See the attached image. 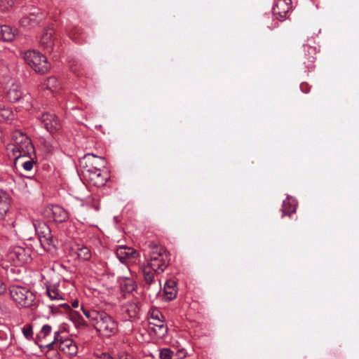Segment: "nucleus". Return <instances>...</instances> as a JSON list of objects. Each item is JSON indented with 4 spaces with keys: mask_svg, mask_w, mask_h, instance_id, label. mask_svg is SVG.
Segmentation results:
<instances>
[{
    "mask_svg": "<svg viewBox=\"0 0 359 359\" xmlns=\"http://www.w3.org/2000/svg\"><path fill=\"white\" fill-rule=\"evenodd\" d=\"M166 250L161 245L149 241L144 248V257L147 266L156 274L163 273L168 266Z\"/></svg>",
    "mask_w": 359,
    "mask_h": 359,
    "instance_id": "f257e3e1",
    "label": "nucleus"
},
{
    "mask_svg": "<svg viewBox=\"0 0 359 359\" xmlns=\"http://www.w3.org/2000/svg\"><path fill=\"white\" fill-rule=\"evenodd\" d=\"M13 140L11 151L16 161H20L21 157L35 156L34 147L27 135L16 131L13 135Z\"/></svg>",
    "mask_w": 359,
    "mask_h": 359,
    "instance_id": "f03ea898",
    "label": "nucleus"
},
{
    "mask_svg": "<svg viewBox=\"0 0 359 359\" xmlns=\"http://www.w3.org/2000/svg\"><path fill=\"white\" fill-rule=\"evenodd\" d=\"M5 257L7 263L23 266L32 261V250L26 246L12 245L8 249Z\"/></svg>",
    "mask_w": 359,
    "mask_h": 359,
    "instance_id": "7ed1b4c3",
    "label": "nucleus"
},
{
    "mask_svg": "<svg viewBox=\"0 0 359 359\" xmlns=\"http://www.w3.org/2000/svg\"><path fill=\"white\" fill-rule=\"evenodd\" d=\"M9 294L12 300L18 307L27 308L32 306L35 295L27 287L13 285L9 287Z\"/></svg>",
    "mask_w": 359,
    "mask_h": 359,
    "instance_id": "20e7f679",
    "label": "nucleus"
},
{
    "mask_svg": "<svg viewBox=\"0 0 359 359\" xmlns=\"http://www.w3.org/2000/svg\"><path fill=\"white\" fill-rule=\"evenodd\" d=\"M25 61L37 73L44 74L50 69V65L45 55L34 50H29L24 53Z\"/></svg>",
    "mask_w": 359,
    "mask_h": 359,
    "instance_id": "39448f33",
    "label": "nucleus"
},
{
    "mask_svg": "<svg viewBox=\"0 0 359 359\" xmlns=\"http://www.w3.org/2000/svg\"><path fill=\"white\" fill-rule=\"evenodd\" d=\"M6 98L11 102H20V107L25 110H29L33 106L32 96L29 93H23L18 83L10 86L6 92Z\"/></svg>",
    "mask_w": 359,
    "mask_h": 359,
    "instance_id": "423d86ee",
    "label": "nucleus"
},
{
    "mask_svg": "<svg viewBox=\"0 0 359 359\" xmlns=\"http://www.w3.org/2000/svg\"><path fill=\"white\" fill-rule=\"evenodd\" d=\"M94 327L98 332H102L107 337L116 334L118 327V322L104 311H101Z\"/></svg>",
    "mask_w": 359,
    "mask_h": 359,
    "instance_id": "0eeeda50",
    "label": "nucleus"
},
{
    "mask_svg": "<svg viewBox=\"0 0 359 359\" xmlns=\"http://www.w3.org/2000/svg\"><path fill=\"white\" fill-rule=\"evenodd\" d=\"M32 224L41 247L46 251L51 250L54 244L50 227L45 222L38 220H34Z\"/></svg>",
    "mask_w": 359,
    "mask_h": 359,
    "instance_id": "6e6552de",
    "label": "nucleus"
},
{
    "mask_svg": "<svg viewBox=\"0 0 359 359\" xmlns=\"http://www.w3.org/2000/svg\"><path fill=\"white\" fill-rule=\"evenodd\" d=\"M60 334L59 332L54 333V339L50 341H43L40 343L38 346L41 349V351L43 353L47 359H59V341H60Z\"/></svg>",
    "mask_w": 359,
    "mask_h": 359,
    "instance_id": "1a4fd4ad",
    "label": "nucleus"
},
{
    "mask_svg": "<svg viewBox=\"0 0 359 359\" xmlns=\"http://www.w3.org/2000/svg\"><path fill=\"white\" fill-rule=\"evenodd\" d=\"M83 176L86 180L92 186L102 187L105 185L109 178V175L106 172H102L100 170H85Z\"/></svg>",
    "mask_w": 359,
    "mask_h": 359,
    "instance_id": "9d476101",
    "label": "nucleus"
},
{
    "mask_svg": "<svg viewBox=\"0 0 359 359\" xmlns=\"http://www.w3.org/2000/svg\"><path fill=\"white\" fill-rule=\"evenodd\" d=\"M292 9V0H277L273 7V14L279 20L286 19L288 12Z\"/></svg>",
    "mask_w": 359,
    "mask_h": 359,
    "instance_id": "9b49d317",
    "label": "nucleus"
},
{
    "mask_svg": "<svg viewBox=\"0 0 359 359\" xmlns=\"http://www.w3.org/2000/svg\"><path fill=\"white\" fill-rule=\"evenodd\" d=\"M44 128L50 133H54L61 128V124L57 117L50 113H43L39 117Z\"/></svg>",
    "mask_w": 359,
    "mask_h": 359,
    "instance_id": "f8f14e48",
    "label": "nucleus"
},
{
    "mask_svg": "<svg viewBox=\"0 0 359 359\" xmlns=\"http://www.w3.org/2000/svg\"><path fill=\"white\" fill-rule=\"evenodd\" d=\"M58 345L59 350L69 356H74L78 353L77 344L72 339L63 338L60 336Z\"/></svg>",
    "mask_w": 359,
    "mask_h": 359,
    "instance_id": "ddd939ff",
    "label": "nucleus"
},
{
    "mask_svg": "<svg viewBox=\"0 0 359 359\" xmlns=\"http://www.w3.org/2000/svg\"><path fill=\"white\" fill-rule=\"evenodd\" d=\"M42 20V15L38 9L30 13L28 15L22 17L20 20V24L25 28H30L38 25Z\"/></svg>",
    "mask_w": 359,
    "mask_h": 359,
    "instance_id": "4468645a",
    "label": "nucleus"
},
{
    "mask_svg": "<svg viewBox=\"0 0 359 359\" xmlns=\"http://www.w3.org/2000/svg\"><path fill=\"white\" fill-rule=\"evenodd\" d=\"M85 158L87 159L89 163V165H87L85 170H91L92 171H94V170H101V168L106 167L107 162L104 157L89 153L85 155Z\"/></svg>",
    "mask_w": 359,
    "mask_h": 359,
    "instance_id": "2eb2a0df",
    "label": "nucleus"
},
{
    "mask_svg": "<svg viewBox=\"0 0 359 359\" xmlns=\"http://www.w3.org/2000/svg\"><path fill=\"white\" fill-rule=\"evenodd\" d=\"M121 311L129 318H138L140 311L139 302L137 301L128 302L122 305Z\"/></svg>",
    "mask_w": 359,
    "mask_h": 359,
    "instance_id": "dca6fc26",
    "label": "nucleus"
},
{
    "mask_svg": "<svg viewBox=\"0 0 359 359\" xmlns=\"http://www.w3.org/2000/svg\"><path fill=\"white\" fill-rule=\"evenodd\" d=\"M303 47L304 52L303 62L307 69H312L316 61L317 49L316 47L307 44H304Z\"/></svg>",
    "mask_w": 359,
    "mask_h": 359,
    "instance_id": "f3484780",
    "label": "nucleus"
},
{
    "mask_svg": "<svg viewBox=\"0 0 359 359\" xmlns=\"http://www.w3.org/2000/svg\"><path fill=\"white\" fill-rule=\"evenodd\" d=\"M116 255L121 263H126L128 259L136 257L137 251L132 248L122 245L116 250Z\"/></svg>",
    "mask_w": 359,
    "mask_h": 359,
    "instance_id": "a211bd4d",
    "label": "nucleus"
},
{
    "mask_svg": "<svg viewBox=\"0 0 359 359\" xmlns=\"http://www.w3.org/2000/svg\"><path fill=\"white\" fill-rule=\"evenodd\" d=\"M53 29L50 27H48V29L44 30L40 40L41 45L48 52H51L53 50Z\"/></svg>",
    "mask_w": 359,
    "mask_h": 359,
    "instance_id": "6ab92c4d",
    "label": "nucleus"
},
{
    "mask_svg": "<svg viewBox=\"0 0 359 359\" xmlns=\"http://www.w3.org/2000/svg\"><path fill=\"white\" fill-rule=\"evenodd\" d=\"M11 207V197L9 194L0 189V220L5 219Z\"/></svg>",
    "mask_w": 359,
    "mask_h": 359,
    "instance_id": "aec40b11",
    "label": "nucleus"
},
{
    "mask_svg": "<svg viewBox=\"0 0 359 359\" xmlns=\"http://www.w3.org/2000/svg\"><path fill=\"white\" fill-rule=\"evenodd\" d=\"M22 266H17L14 265H8V264H3L2 269L5 271V273L8 280L11 281L18 280L22 273Z\"/></svg>",
    "mask_w": 359,
    "mask_h": 359,
    "instance_id": "412c9836",
    "label": "nucleus"
},
{
    "mask_svg": "<svg viewBox=\"0 0 359 359\" xmlns=\"http://www.w3.org/2000/svg\"><path fill=\"white\" fill-rule=\"evenodd\" d=\"M51 212L53 220L57 223H62L69 219V213L62 206L53 205Z\"/></svg>",
    "mask_w": 359,
    "mask_h": 359,
    "instance_id": "4be33fe9",
    "label": "nucleus"
},
{
    "mask_svg": "<svg viewBox=\"0 0 359 359\" xmlns=\"http://www.w3.org/2000/svg\"><path fill=\"white\" fill-rule=\"evenodd\" d=\"M12 344V334L6 326H0V348L6 349Z\"/></svg>",
    "mask_w": 359,
    "mask_h": 359,
    "instance_id": "5701e85b",
    "label": "nucleus"
},
{
    "mask_svg": "<svg viewBox=\"0 0 359 359\" xmlns=\"http://www.w3.org/2000/svg\"><path fill=\"white\" fill-rule=\"evenodd\" d=\"M119 283L121 291L124 293H131L137 287V284L133 278L128 277H121Z\"/></svg>",
    "mask_w": 359,
    "mask_h": 359,
    "instance_id": "b1692460",
    "label": "nucleus"
},
{
    "mask_svg": "<svg viewBox=\"0 0 359 359\" xmlns=\"http://www.w3.org/2000/svg\"><path fill=\"white\" fill-rule=\"evenodd\" d=\"M155 275H157L152 269L144 266L143 269L144 279L149 286L155 285L156 288L161 287V283L156 280Z\"/></svg>",
    "mask_w": 359,
    "mask_h": 359,
    "instance_id": "393cba45",
    "label": "nucleus"
},
{
    "mask_svg": "<svg viewBox=\"0 0 359 359\" xmlns=\"http://www.w3.org/2000/svg\"><path fill=\"white\" fill-rule=\"evenodd\" d=\"M163 290L166 300L171 301L174 299L177 294L176 283L173 280L166 281L164 285Z\"/></svg>",
    "mask_w": 359,
    "mask_h": 359,
    "instance_id": "a878e982",
    "label": "nucleus"
},
{
    "mask_svg": "<svg viewBox=\"0 0 359 359\" xmlns=\"http://www.w3.org/2000/svg\"><path fill=\"white\" fill-rule=\"evenodd\" d=\"M60 88V82L55 76L48 77L41 86L43 90H48L52 93L56 92Z\"/></svg>",
    "mask_w": 359,
    "mask_h": 359,
    "instance_id": "bb28decb",
    "label": "nucleus"
},
{
    "mask_svg": "<svg viewBox=\"0 0 359 359\" xmlns=\"http://www.w3.org/2000/svg\"><path fill=\"white\" fill-rule=\"evenodd\" d=\"M15 30L8 25H0V40L4 41H12L15 36Z\"/></svg>",
    "mask_w": 359,
    "mask_h": 359,
    "instance_id": "cd10ccee",
    "label": "nucleus"
},
{
    "mask_svg": "<svg viewBox=\"0 0 359 359\" xmlns=\"http://www.w3.org/2000/svg\"><path fill=\"white\" fill-rule=\"evenodd\" d=\"M46 293L52 300H62L64 299V294L59 290L58 286L55 284L47 285Z\"/></svg>",
    "mask_w": 359,
    "mask_h": 359,
    "instance_id": "c85d7f7f",
    "label": "nucleus"
},
{
    "mask_svg": "<svg viewBox=\"0 0 359 359\" xmlns=\"http://www.w3.org/2000/svg\"><path fill=\"white\" fill-rule=\"evenodd\" d=\"M283 214L282 217L285 215L290 216L296 211V203L292 198L287 197L286 200L283 201V207L281 209Z\"/></svg>",
    "mask_w": 359,
    "mask_h": 359,
    "instance_id": "c756f323",
    "label": "nucleus"
},
{
    "mask_svg": "<svg viewBox=\"0 0 359 359\" xmlns=\"http://www.w3.org/2000/svg\"><path fill=\"white\" fill-rule=\"evenodd\" d=\"M149 325L151 327V330L155 332V334L158 337H164L168 332L167 325L164 323V320H161V323H157V321L149 322Z\"/></svg>",
    "mask_w": 359,
    "mask_h": 359,
    "instance_id": "7c9ffc66",
    "label": "nucleus"
},
{
    "mask_svg": "<svg viewBox=\"0 0 359 359\" xmlns=\"http://www.w3.org/2000/svg\"><path fill=\"white\" fill-rule=\"evenodd\" d=\"M51 326L49 325H44L41 327L40 332L36 334L34 342L36 344L39 345L40 343L46 341V339L48 337L51 333Z\"/></svg>",
    "mask_w": 359,
    "mask_h": 359,
    "instance_id": "2f4dec72",
    "label": "nucleus"
},
{
    "mask_svg": "<svg viewBox=\"0 0 359 359\" xmlns=\"http://www.w3.org/2000/svg\"><path fill=\"white\" fill-rule=\"evenodd\" d=\"M81 206L87 208H92L96 211L100 210V204L93 196H88L85 198L81 199Z\"/></svg>",
    "mask_w": 359,
    "mask_h": 359,
    "instance_id": "473e14b6",
    "label": "nucleus"
},
{
    "mask_svg": "<svg viewBox=\"0 0 359 359\" xmlns=\"http://www.w3.org/2000/svg\"><path fill=\"white\" fill-rule=\"evenodd\" d=\"M81 310L86 318H88L93 324V325H95L100 315L101 311L95 309H86L83 306H81Z\"/></svg>",
    "mask_w": 359,
    "mask_h": 359,
    "instance_id": "72a5a7b5",
    "label": "nucleus"
},
{
    "mask_svg": "<svg viewBox=\"0 0 359 359\" xmlns=\"http://www.w3.org/2000/svg\"><path fill=\"white\" fill-rule=\"evenodd\" d=\"M36 155L32 156H24L21 157L20 159H22V162L20 163L21 166L23 168V169L26 171H30L34 166V164L35 163V159Z\"/></svg>",
    "mask_w": 359,
    "mask_h": 359,
    "instance_id": "f704fd0d",
    "label": "nucleus"
},
{
    "mask_svg": "<svg viewBox=\"0 0 359 359\" xmlns=\"http://www.w3.org/2000/svg\"><path fill=\"white\" fill-rule=\"evenodd\" d=\"M77 256L81 261H88L91 258V252L86 246L79 247L77 249Z\"/></svg>",
    "mask_w": 359,
    "mask_h": 359,
    "instance_id": "c9c22d12",
    "label": "nucleus"
},
{
    "mask_svg": "<svg viewBox=\"0 0 359 359\" xmlns=\"http://www.w3.org/2000/svg\"><path fill=\"white\" fill-rule=\"evenodd\" d=\"M22 332L24 337L28 340H34L33 326L31 324H26L22 327Z\"/></svg>",
    "mask_w": 359,
    "mask_h": 359,
    "instance_id": "e433bc0d",
    "label": "nucleus"
},
{
    "mask_svg": "<svg viewBox=\"0 0 359 359\" xmlns=\"http://www.w3.org/2000/svg\"><path fill=\"white\" fill-rule=\"evenodd\" d=\"M149 322L157 321V323H161V320H164V317L163 314L157 309H151V311H149Z\"/></svg>",
    "mask_w": 359,
    "mask_h": 359,
    "instance_id": "4c0bfd02",
    "label": "nucleus"
},
{
    "mask_svg": "<svg viewBox=\"0 0 359 359\" xmlns=\"http://www.w3.org/2000/svg\"><path fill=\"white\" fill-rule=\"evenodd\" d=\"M49 308L53 313H57L60 312V308H64L65 311H68L70 309V306L67 303H62L59 304H53L49 305Z\"/></svg>",
    "mask_w": 359,
    "mask_h": 359,
    "instance_id": "58836bf2",
    "label": "nucleus"
},
{
    "mask_svg": "<svg viewBox=\"0 0 359 359\" xmlns=\"http://www.w3.org/2000/svg\"><path fill=\"white\" fill-rule=\"evenodd\" d=\"M15 0H0V10L2 11H6L11 8L14 4Z\"/></svg>",
    "mask_w": 359,
    "mask_h": 359,
    "instance_id": "ea45409f",
    "label": "nucleus"
},
{
    "mask_svg": "<svg viewBox=\"0 0 359 359\" xmlns=\"http://www.w3.org/2000/svg\"><path fill=\"white\" fill-rule=\"evenodd\" d=\"M172 355L173 352L169 348H163L159 353L161 359H172Z\"/></svg>",
    "mask_w": 359,
    "mask_h": 359,
    "instance_id": "a19ab883",
    "label": "nucleus"
},
{
    "mask_svg": "<svg viewBox=\"0 0 359 359\" xmlns=\"http://www.w3.org/2000/svg\"><path fill=\"white\" fill-rule=\"evenodd\" d=\"M11 115L12 111L9 109L3 107V106L0 104V117L6 120L9 119Z\"/></svg>",
    "mask_w": 359,
    "mask_h": 359,
    "instance_id": "79ce46f5",
    "label": "nucleus"
},
{
    "mask_svg": "<svg viewBox=\"0 0 359 359\" xmlns=\"http://www.w3.org/2000/svg\"><path fill=\"white\" fill-rule=\"evenodd\" d=\"M118 359H135L133 355L126 352L120 353Z\"/></svg>",
    "mask_w": 359,
    "mask_h": 359,
    "instance_id": "37998d69",
    "label": "nucleus"
},
{
    "mask_svg": "<svg viewBox=\"0 0 359 359\" xmlns=\"http://www.w3.org/2000/svg\"><path fill=\"white\" fill-rule=\"evenodd\" d=\"M300 89L304 93H308L310 91V86L306 83H302L300 84Z\"/></svg>",
    "mask_w": 359,
    "mask_h": 359,
    "instance_id": "c03bdc74",
    "label": "nucleus"
},
{
    "mask_svg": "<svg viewBox=\"0 0 359 359\" xmlns=\"http://www.w3.org/2000/svg\"><path fill=\"white\" fill-rule=\"evenodd\" d=\"M98 359H113V357L109 353H101L98 355Z\"/></svg>",
    "mask_w": 359,
    "mask_h": 359,
    "instance_id": "a18cd8bd",
    "label": "nucleus"
},
{
    "mask_svg": "<svg viewBox=\"0 0 359 359\" xmlns=\"http://www.w3.org/2000/svg\"><path fill=\"white\" fill-rule=\"evenodd\" d=\"M6 291V285L1 278H0V295Z\"/></svg>",
    "mask_w": 359,
    "mask_h": 359,
    "instance_id": "49530a36",
    "label": "nucleus"
},
{
    "mask_svg": "<svg viewBox=\"0 0 359 359\" xmlns=\"http://www.w3.org/2000/svg\"><path fill=\"white\" fill-rule=\"evenodd\" d=\"M72 307L74 308H76L79 306V301L78 300H75L72 302Z\"/></svg>",
    "mask_w": 359,
    "mask_h": 359,
    "instance_id": "de8ad7c7",
    "label": "nucleus"
},
{
    "mask_svg": "<svg viewBox=\"0 0 359 359\" xmlns=\"http://www.w3.org/2000/svg\"><path fill=\"white\" fill-rule=\"evenodd\" d=\"M11 225L13 227H15V222L14 221L11 222Z\"/></svg>",
    "mask_w": 359,
    "mask_h": 359,
    "instance_id": "09e8293b",
    "label": "nucleus"
}]
</instances>
